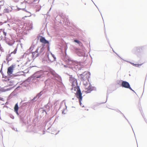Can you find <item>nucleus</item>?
<instances>
[{
    "instance_id": "obj_1",
    "label": "nucleus",
    "mask_w": 147,
    "mask_h": 147,
    "mask_svg": "<svg viewBox=\"0 0 147 147\" xmlns=\"http://www.w3.org/2000/svg\"><path fill=\"white\" fill-rule=\"evenodd\" d=\"M90 74L89 72L85 71L83 73L80 74L82 79L84 80V84L85 86V89L87 90L86 92L87 93H90L94 90V87H92L88 81L90 78Z\"/></svg>"
},
{
    "instance_id": "obj_2",
    "label": "nucleus",
    "mask_w": 147,
    "mask_h": 147,
    "mask_svg": "<svg viewBox=\"0 0 147 147\" xmlns=\"http://www.w3.org/2000/svg\"><path fill=\"white\" fill-rule=\"evenodd\" d=\"M46 60L48 62H52L56 61V58L55 55L50 51L46 53Z\"/></svg>"
},
{
    "instance_id": "obj_3",
    "label": "nucleus",
    "mask_w": 147,
    "mask_h": 147,
    "mask_svg": "<svg viewBox=\"0 0 147 147\" xmlns=\"http://www.w3.org/2000/svg\"><path fill=\"white\" fill-rule=\"evenodd\" d=\"M34 78H40V80L42 81L43 80L44 77V74L43 71H40L36 72L33 75Z\"/></svg>"
},
{
    "instance_id": "obj_4",
    "label": "nucleus",
    "mask_w": 147,
    "mask_h": 147,
    "mask_svg": "<svg viewBox=\"0 0 147 147\" xmlns=\"http://www.w3.org/2000/svg\"><path fill=\"white\" fill-rule=\"evenodd\" d=\"M64 61L66 62V63L68 65L71 66H69L70 68H73L74 67H75L76 68V66L77 67H78V64L75 61L71 60L70 59L68 58L67 60L65 59Z\"/></svg>"
},
{
    "instance_id": "obj_5",
    "label": "nucleus",
    "mask_w": 147,
    "mask_h": 147,
    "mask_svg": "<svg viewBox=\"0 0 147 147\" xmlns=\"http://www.w3.org/2000/svg\"><path fill=\"white\" fill-rule=\"evenodd\" d=\"M15 65H11L7 69V74L11 78H12L13 76V77H14L18 75V74L16 75L12 74L13 68H15Z\"/></svg>"
},
{
    "instance_id": "obj_6",
    "label": "nucleus",
    "mask_w": 147,
    "mask_h": 147,
    "mask_svg": "<svg viewBox=\"0 0 147 147\" xmlns=\"http://www.w3.org/2000/svg\"><path fill=\"white\" fill-rule=\"evenodd\" d=\"M121 86L123 87H124L127 88H129L130 90L134 92V91L130 87L129 83L126 81H123L121 83Z\"/></svg>"
},
{
    "instance_id": "obj_7",
    "label": "nucleus",
    "mask_w": 147,
    "mask_h": 147,
    "mask_svg": "<svg viewBox=\"0 0 147 147\" xmlns=\"http://www.w3.org/2000/svg\"><path fill=\"white\" fill-rule=\"evenodd\" d=\"M77 91L76 93V97L78 98L79 99V100H82V94L81 93L79 87L78 86H77Z\"/></svg>"
},
{
    "instance_id": "obj_8",
    "label": "nucleus",
    "mask_w": 147,
    "mask_h": 147,
    "mask_svg": "<svg viewBox=\"0 0 147 147\" xmlns=\"http://www.w3.org/2000/svg\"><path fill=\"white\" fill-rule=\"evenodd\" d=\"M70 81L72 83V85L75 87L77 85V80L76 79L72 77V76L70 77Z\"/></svg>"
},
{
    "instance_id": "obj_9",
    "label": "nucleus",
    "mask_w": 147,
    "mask_h": 147,
    "mask_svg": "<svg viewBox=\"0 0 147 147\" xmlns=\"http://www.w3.org/2000/svg\"><path fill=\"white\" fill-rule=\"evenodd\" d=\"M39 49V48H38L34 52L32 53V58H35L39 55V53H38Z\"/></svg>"
},
{
    "instance_id": "obj_10",
    "label": "nucleus",
    "mask_w": 147,
    "mask_h": 147,
    "mask_svg": "<svg viewBox=\"0 0 147 147\" xmlns=\"http://www.w3.org/2000/svg\"><path fill=\"white\" fill-rule=\"evenodd\" d=\"M38 48H39V49L40 51L39 52H38V53L39 54V55H43L44 53V50H45V47H38Z\"/></svg>"
},
{
    "instance_id": "obj_11",
    "label": "nucleus",
    "mask_w": 147,
    "mask_h": 147,
    "mask_svg": "<svg viewBox=\"0 0 147 147\" xmlns=\"http://www.w3.org/2000/svg\"><path fill=\"white\" fill-rule=\"evenodd\" d=\"M40 41L41 42L44 43L45 44H49V42L47 40L45 37L41 36L40 39Z\"/></svg>"
},
{
    "instance_id": "obj_12",
    "label": "nucleus",
    "mask_w": 147,
    "mask_h": 147,
    "mask_svg": "<svg viewBox=\"0 0 147 147\" xmlns=\"http://www.w3.org/2000/svg\"><path fill=\"white\" fill-rule=\"evenodd\" d=\"M42 92L41 91L40 93H38L36 96L34 97V98L31 100V101L33 102L34 101L36 100L37 99L39 98L42 95Z\"/></svg>"
},
{
    "instance_id": "obj_13",
    "label": "nucleus",
    "mask_w": 147,
    "mask_h": 147,
    "mask_svg": "<svg viewBox=\"0 0 147 147\" xmlns=\"http://www.w3.org/2000/svg\"><path fill=\"white\" fill-rule=\"evenodd\" d=\"M14 112L16 113L17 115H18L19 114L18 113L19 107L18 103H17L15 104L14 107Z\"/></svg>"
},
{
    "instance_id": "obj_14",
    "label": "nucleus",
    "mask_w": 147,
    "mask_h": 147,
    "mask_svg": "<svg viewBox=\"0 0 147 147\" xmlns=\"http://www.w3.org/2000/svg\"><path fill=\"white\" fill-rule=\"evenodd\" d=\"M77 54L79 56L81 57L84 55V52L82 50H80L77 52Z\"/></svg>"
},
{
    "instance_id": "obj_15",
    "label": "nucleus",
    "mask_w": 147,
    "mask_h": 147,
    "mask_svg": "<svg viewBox=\"0 0 147 147\" xmlns=\"http://www.w3.org/2000/svg\"><path fill=\"white\" fill-rule=\"evenodd\" d=\"M36 44L34 45L33 44H32L29 49V50L30 51V52H29L32 51L33 49L34 48L36 47Z\"/></svg>"
},
{
    "instance_id": "obj_16",
    "label": "nucleus",
    "mask_w": 147,
    "mask_h": 147,
    "mask_svg": "<svg viewBox=\"0 0 147 147\" xmlns=\"http://www.w3.org/2000/svg\"><path fill=\"white\" fill-rule=\"evenodd\" d=\"M17 51V48H16L15 49V50H14L13 51L11 52L10 54L7 55V56L9 57H11V55L13 53L14 54H15L16 53Z\"/></svg>"
},
{
    "instance_id": "obj_17",
    "label": "nucleus",
    "mask_w": 147,
    "mask_h": 147,
    "mask_svg": "<svg viewBox=\"0 0 147 147\" xmlns=\"http://www.w3.org/2000/svg\"><path fill=\"white\" fill-rule=\"evenodd\" d=\"M55 77L56 78V79L58 81L61 82V77L58 74L56 75Z\"/></svg>"
},
{
    "instance_id": "obj_18",
    "label": "nucleus",
    "mask_w": 147,
    "mask_h": 147,
    "mask_svg": "<svg viewBox=\"0 0 147 147\" xmlns=\"http://www.w3.org/2000/svg\"><path fill=\"white\" fill-rule=\"evenodd\" d=\"M117 112H120L123 115V117L126 119V120L127 121H128V123H129V124L130 125V126H131V127H132V130H133V128L131 126V124L130 123H129V121L128 120V119H127V118L125 117V116H124V115L120 111H119V110H117Z\"/></svg>"
},
{
    "instance_id": "obj_19",
    "label": "nucleus",
    "mask_w": 147,
    "mask_h": 147,
    "mask_svg": "<svg viewBox=\"0 0 147 147\" xmlns=\"http://www.w3.org/2000/svg\"><path fill=\"white\" fill-rule=\"evenodd\" d=\"M50 72L51 73V74L55 77L56 76V75L57 74L55 73V72L54 71L52 70H50Z\"/></svg>"
},
{
    "instance_id": "obj_20",
    "label": "nucleus",
    "mask_w": 147,
    "mask_h": 147,
    "mask_svg": "<svg viewBox=\"0 0 147 147\" xmlns=\"http://www.w3.org/2000/svg\"><path fill=\"white\" fill-rule=\"evenodd\" d=\"M127 61V62H128V61ZM129 63H131V64L133 65H134V66H135L137 67H138L139 66H141L142 64H134V63H132L131 62H129Z\"/></svg>"
},
{
    "instance_id": "obj_21",
    "label": "nucleus",
    "mask_w": 147,
    "mask_h": 147,
    "mask_svg": "<svg viewBox=\"0 0 147 147\" xmlns=\"http://www.w3.org/2000/svg\"><path fill=\"white\" fill-rule=\"evenodd\" d=\"M12 59V58L11 57H9L6 56V59L8 62L9 61H11Z\"/></svg>"
},
{
    "instance_id": "obj_22",
    "label": "nucleus",
    "mask_w": 147,
    "mask_h": 147,
    "mask_svg": "<svg viewBox=\"0 0 147 147\" xmlns=\"http://www.w3.org/2000/svg\"><path fill=\"white\" fill-rule=\"evenodd\" d=\"M74 41L75 42L77 43L78 44L80 45H82V43L80 41L77 40H74Z\"/></svg>"
},
{
    "instance_id": "obj_23",
    "label": "nucleus",
    "mask_w": 147,
    "mask_h": 147,
    "mask_svg": "<svg viewBox=\"0 0 147 147\" xmlns=\"http://www.w3.org/2000/svg\"><path fill=\"white\" fill-rule=\"evenodd\" d=\"M41 111L42 113L43 114V115H46L47 114V113L46 111L44 109H42Z\"/></svg>"
},
{
    "instance_id": "obj_24",
    "label": "nucleus",
    "mask_w": 147,
    "mask_h": 147,
    "mask_svg": "<svg viewBox=\"0 0 147 147\" xmlns=\"http://www.w3.org/2000/svg\"><path fill=\"white\" fill-rule=\"evenodd\" d=\"M4 1L2 0L0 1V6H2L4 5Z\"/></svg>"
},
{
    "instance_id": "obj_25",
    "label": "nucleus",
    "mask_w": 147,
    "mask_h": 147,
    "mask_svg": "<svg viewBox=\"0 0 147 147\" xmlns=\"http://www.w3.org/2000/svg\"><path fill=\"white\" fill-rule=\"evenodd\" d=\"M4 11L5 13H9L10 12V10L8 9H4Z\"/></svg>"
},
{
    "instance_id": "obj_26",
    "label": "nucleus",
    "mask_w": 147,
    "mask_h": 147,
    "mask_svg": "<svg viewBox=\"0 0 147 147\" xmlns=\"http://www.w3.org/2000/svg\"><path fill=\"white\" fill-rule=\"evenodd\" d=\"M101 103H100V104H95V105H94L93 107H92V108L93 109H95V107L96 106H98L99 105H100Z\"/></svg>"
},
{
    "instance_id": "obj_27",
    "label": "nucleus",
    "mask_w": 147,
    "mask_h": 147,
    "mask_svg": "<svg viewBox=\"0 0 147 147\" xmlns=\"http://www.w3.org/2000/svg\"><path fill=\"white\" fill-rule=\"evenodd\" d=\"M9 82L10 83H11V84H10L9 85H14V84H16V83H14V82H13V80H11V81H9Z\"/></svg>"
},
{
    "instance_id": "obj_28",
    "label": "nucleus",
    "mask_w": 147,
    "mask_h": 147,
    "mask_svg": "<svg viewBox=\"0 0 147 147\" xmlns=\"http://www.w3.org/2000/svg\"><path fill=\"white\" fill-rule=\"evenodd\" d=\"M79 100V101L80 104V106H81L82 107H84V105L82 106V103L81 102V101H82V100Z\"/></svg>"
},
{
    "instance_id": "obj_29",
    "label": "nucleus",
    "mask_w": 147,
    "mask_h": 147,
    "mask_svg": "<svg viewBox=\"0 0 147 147\" xmlns=\"http://www.w3.org/2000/svg\"><path fill=\"white\" fill-rule=\"evenodd\" d=\"M67 45H66L65 47V48H64L65 52V53L66 55V51H67Z\"/></svg>"
},
{
    "instance_id": "obj_30",
    "label": "nucleus",
    "mask_w": 147,
    "mask_h": 147,
    "mask_svg": "<svg viewBox=\"0 0 147 147\" xmlns=\"http://www.w3.org/2000/svg\"><path fill=\"white\" fill-rule=\"evenodd\" d=\"M32 23H31V24H30V25L29 29H31L32 28Z\"/></svg>"
},
{
    "instance_id": "obj_31",
    "label": "nucleus",
    "mask_w": 147,
    "mask_h": 147,
    "mask_svg": "<svg viewBox=\"0 0 147 147\" xmlns=\"http://www.w3.org/2000/svg\"><path fill=\"white\" fill-rule=\"evenodd\" d=\"M49 44H48V45H47V50L48 51H49V50H50V48H49Z\"/></svg>"
},
{
    "instance_id": "obj_32",
    "label": "nucleus",
    "mask_w": 147,
    "mask_h": 147,
    "mask_svg": "<svg viewBox=\"0 0 147 147\" xmlns=\"http://www.w3.org/2000/svg\"><path fill=\"white\" fill-rule=\"evenodd\" d=\"M107 41H108V43H109V45L110 46V47H111V48L112 49V48L111 47V45H110V43H109V39H108L107 38Z\"/></svg>"
},
{
    "instance_id": "obj_33",
    "label": "nucleus",
    "mask_w": 147,
    "mask_h": 147,
    "mask_svg": "<svg viewBox=\"0 0 147 147\" xmlns=\"http://www.w3.org/2000/svg\"><path fill=\"white\" fill-rule=\"evenodd\" d=\"M3 34L5 36H6V32H4V31H3Z\"/></svg>"
},
{
    "instance_id": "obj_34",
    "label": "nucleus",
    "mask_w": 147,
    "mask_h": 147,
    "mask_svg": "<svg viewBox=\"0 0 147 147\" xmlns=\"http://www.w3.org/2000/svg\"><path fill=\"white\" fill-rule=\"evenodd\" d=\"M142 47H137L136 48V49H140V48L142 49Z\"/></svg>"
},
{
    "instance_id": "obj_35",
    "label": "nucleus",
    "mask_w": 147,
    "mask_h": 147,
    "mask_svg": "<svg viewBox=\"0 0 147 147\" xmlns=\"http://www.w3.org/2000/svg\"><path fill=\"white\" fill-rule=\"evenodd\" d=\"M11 89L10 88H7L5 90V91H7L10 90Z\"/></svg>"
},
{
    "instance_id": "obj_36",
    "label": "nucleus",
    "mask_w": 147,
    "mask_h": 147,
    "mask_svg": "<svg viewBox=\"0 0 147 147\" xmlns=\"http://www.w3.org/2000/svg\"><path fill=\"white\" fill-rule=\"evenodd\" d=\"M13 129L14 130H15V131H18V130H17V129L16 128L15 129V128H13Z\"/></svg>"
},
{
    "instance_id": "obj_37",
    "label": "nucleus",
    "mask_w": 147,
    "mask_h": 147,
    "mask_svg": "<svg viewBox=\"0 0 147 147\" xmlns=\"http://www.w3.org/2000/svg\"><path fill=\"white\" fill-rule=\"evenodd\" d=\"M0 100H3V98H2L1 97H0Z\"/></svg>"
},
{
    "instance_id": "obj_38",
    "label": "nucleus",
    "mask_w": 147,
    "mask_h": 147,
    "mask_svg": "<svg viewBox=\"0 0 147 147\" xmlns=\"http://www.w3.org/2000/svg\"><path fill=\"white\" fill-rule=\"evenodd\" d=\"M81 70V69L80 68H78V71H79L80 70Z\"/></svg>"
},
{
    "instance_id": "obj_39",
    "label": "nucleus",
    "mask_w": 147,
    "mask_h": 147,
    "mask_svg": "<svg viewBox=\"0 0 147 147\" xmlns=\"http://www.w3.org/2000/svg\"><path fill=\"white\" fill-rule=\"evenodd\" d=\"M12 119H13L14 118V117L13 116L12 117H11Z\"/></svg>"
},
{
    "instance_id": "obj_40",
    "label": "nucleus",
    "mask_w": 147,
    "mask_h": 147,
    "mask_svg": "<svg viewBox=\"0 0 147 147\" xmlns=\"http://www.w3.org/2000/svg\"><path fill=\"white\" fill-rule=\"evenodd\" d=\"M62 113H64V111H62Z\"/></svg>"
},
{
    "instance_id": "obj_41",
    "label": "nucleus",
    "mask_w": 147,
    "mask_h": 147,
    "mask_svg": "<svg viewBox=\"0 0 147 147\" xmlns=\"http://www.w3.org/2000/svg\"><path fill=\"white\" fill-rule=\"evenodd\" d=\"M2 131H0V133H1Z\"/></svg>"
},
{
    "instance_id": "obj_42",
    "label": "nucleus",
    "mask_w": 147,
    "mask_h": 147,
    "mask_svg": "<svg viewBox=\"0 0 147 147\" xmlns=\"http://www.w3.org/2000/svg\"><path fill=\"white\" fill-rule=\"evenodd\" d=\"M64 66H65V67H66V65H64Z\"/></svg>"
},
{
    "instance_id": "obj_43",
    "label": "nucleus",
    "mask_w": 147,
    "mask_h": 147,
    "mask_svg": "<svg viewBox=\"0 0 147 147\" xmlns=\"http://www.w3.org/2000/svg\"><path fill=\"white\" fill-rule=\"evenodd\" d=\"M107 98H108V96H107Z\"/></svg>"
},
{
    "instance_id": "obj_44",
    "label": "nucleus",
    "mask_w": 147,
    "mask_h": 147,
    "mask_svg": "<svg viewBox=\"0 0 147 147\" xmlns=\"http://www.w3.org/2000/svg\"><path fill=\"white\" fill-rule=\"evenodd\" d=\"M106 102H105L104 103H105ZM104 102H102L101 103H104Z\"/></svg>"
},
{
    "instance_id": "obj_45",
    "label": "nucleus",
    "mask_w": 147,
    "mask_h": 147,
    "mask_svg": "<svg viewBox=\"0 0 147 147\" xmlns=\"http://www.w3.org/2000/svg\"><path fill=\"white\" fill-rule=\"evenodd\" d=\"M72 99H73V100H74V98H72Z\"/></svg>"
},
{
    "instance_id": "obj_46",
    "label": "nucleus",
    "mask_w": 147,
    "mask_h": 147,
    "mask_svg": "<svg viewBox=\"0 0 147 147\" xmlns=\"http://www.w3.org/2000/svg\"><path fill=\"white\" fill-rule=\"evenodd\" d=\"M96 5V7L98 8V7H97V6H96V5Z\"/></svg>"
},
{
    "instance_id": "obj_47",
    "label": "nucleus",
    "mask_w": 147,
    "mask_h": 147,
    "mask_svg": "<svg viewBox=\"0 0 147 147\" xmlns=\"http://www.w3.org/2000/svg\"><path fill=\"white\" fill-rule=\"evenodd\" d=\"M25 115H24V116H25Z\"/></svg>"
},
{
    "instance_id": "obj_48",
    "label": "nucleus",
    "mask_w": 147,
    "mask_h": 147,
    "mask_svg": "<svg viewBox=\"0 0 147 147\" xmlns=\"http://www.w3.org/2000/svg\"><path fill=\"white\" fill-rule=\"evenodd\" d=\"M23 9L24 10V9Z\"/></svg>"
},
{
    "instance_id": "obj_49",
    "label": "nucleus",
    "mask_w": 147,
    "mask_h": 147,
    "mask_svg": "<svg viewBox=\"0 0 147 147\" xmlns=\"http://www.w3.org/2000/svg\"><path fill=\"white\" fill-rule=\"evenodd\" d=\"M115 54H116V55H117V54L116 53H115Z\"/></svg>"
},
{
    "instance_id": "obj_50",
    "label": "nucleus",
    "mask_w": 147,
    "mask_h": 147,
    "mask_svg": "<svg viewBox=\"0 0 147 147\" xmlns=\"http://www.w3.org/2000/svg\"><path fill=\"white\" fill-rule=\"evenodd\" d=\"M115 54H116V55H117V54L116 53H115Z\"/></svg>"
},
{
    "instance_id": "obj_51",
    "label": "nucleus",
    "mask_w": 147,
    "mask_h": 147,
    "mask_svg": "<svg viewBox=\"0 0 147 147\" xmlns=\"http://www.w3.org/2000/svg\"><path fill=\"white\" fill-rule=\"evenodd\" d=\"M115 54H116V55H117V54L116 53H115Z\"/></svg>"
},
{
    "instance_id": "obj_52",
    "label": "nucleus",
    "mask_w": 147,
    "mask_h": 147,
    "mask_svg": "<svg viewBox=\"0 0 147 147\" xmlns=\"http://www.w3.org/2000/svg\"><path fill=\"white\" fill-rule=\"evenodd\" d=\"M113 52H115L113 50Z\"/></svg>"
},
{
    "instance_id": "obj_53",
    "label": "nucleus",
    "mask_w": 147,
    "mask_h": 147,
    "mask_svg": "<svg viewBox=\"0 0 147 147\" xmlns=\"http://www.w3.org/2000/svg\"><path fill=\"white\" fill-rule=\"evenodd\" d=\"M20 117H22V116H21V115L20 116Z\"/></svg>"
}]
</instances>
